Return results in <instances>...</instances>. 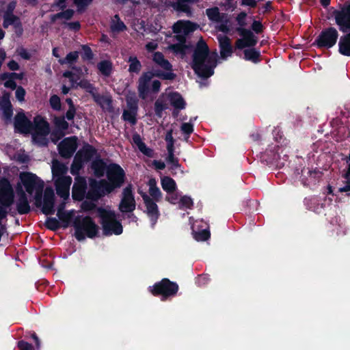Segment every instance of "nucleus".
<instances>
[{"label":"nucleus","mask_w":350,"mask_h":350,"mask_svg":"<svg viewBox=\"0 0 350 350\" xmlns=\"http://www.w3.org/2000/svg\"><path fill=\"white\" fill-rule=\"evenodd\" d=\"M19 178L29 194H32L36 191L35 205L37 207L42 206V212L44 215H53L55 211V196L53 189L51 187H47L44 191V181L31 172H21Z\"/></svg>","instance_id":"nucleus-1"},{"label":"nucleus","mask_w":350,"mask_h":350,"mask_svg":"<svg viewBox=\"0 0 350 350\" xmlns=\"http://www.w3.org/2000/svg\"><path fill=\"white\" fill-rule=\"evenodd\" d=\"M207 44L202 40L197 43L192 55L191 68L195 73L201 79H206L214 74V68L217 66V57L209 54Z\"/></svg>","instance_id":"nucleus-2"},{"label":"nucleus","mask_w":350,"mask_h":350,"mask_svg":"<svg viewBox=\"0 0 350 350\" xmlns=\"http://www.w3.org/2000/svg\"><path fill=\"white\" fill-rule=\"evenodd\" d=\"M153 77H157L162 80L173 81L176 79V75L173 72V70L165 72L157 69L144 72L137 81V91L140 98L145 100L150 94H156L160 92L161 83L159 80L152 81L150 85Z\"/></svg>","instance_id":"nucleus-3"},{"label":"nucleus","mask_w":350,"mask_h":350,"mask_svg":"<svg viewBox=\"0 0 350 350\" xmlns=\"http://www.w3.org/2000/svg\"><path fill=\"white\" fill-rule=\"evenodd\" d=\"M75 237L79 241L85 239V237L93 239L98 233V226L90 216H77L73 221Z\"/></svg>","instance_id":"nucleus-4"},{"label":"nucleus","mask_w":350,"mask_h":350,"mask_svg":"<svg viewBox=\"0 0 350 350\" xmlns=\"http://www.w3.org/2000/svg\"><path fill=\"white\" fill-rule=\"evenodd\" d=\"M98 212L101 218L103 232L105 236H110L113 234L120 235L123 232L121 223L116 219L114 212L107 211L102 207L98 208Z\"/></svg>","instance_id":"nucleus-5"},{"label":"nucleus","mask_w":350,"mask_h":350,"mask_svg":"<svg viewBox=\"0 0 350 350\" xmlns=\"http://www.w3.org/2000/svg\"><path fill=\"white\" fill-rule=\"evenodd\" d=\"M178 290V284L166 278L148 287L149 292L153 296H161V301H165L170 297L176 296Z\"/></svg>","instance_id":"nucleus-6"},{"label":"nucleus","mask_w":350,"mask_h":350,"mask_svg":"<svg viewBox=\"0 0 350 350\" xmlns=\"http://www.w3.org/2000/svg\"><path fill=\"white\" fill-rule=\"evenodd\" d=\"M14 202V193L12 185L6 178L0 179V221L8 215V208Z\"/></svg>","instance_id":"nucleus-7"},{"label":"nucleus","mask_w":350,"mask_h":350,"mask_svg":"<svg viewBox=\"0 0 350 350\" xmlns=\"http://www.w3.org/2000/svg\"><path fill=\"white\" fill-rule=\"evenodd\" d=\"M113 191L105 179L97 180L94 178H89V189L86 194V199L92 201H98Z\"/></svg>","instance_id":"nucleus-8"},{"label":"nucleus","mask_w":350,"mask_h":350,"mask_svg":"<svg viewBox=\"0 0 350 350\" xmlns=\"http://www.w3.org/2000/svg\"><path fill=\"white\" fill-rule=\"evenodd\" d=\"M338 36L336 28L332 27L325 28L321 31L312 46H317L318 49H330L336 44Z\"/></svg>","instance_id":"nucleus-9"},{"label":"nucleus","mask_w":350,"mask_h":350,"mask_svg":"<svg viewBox=\"0 0 350 350\" xmlns=\"http://www.w3.org/2000/svg\"><path fill=\"white\" fill-rule=\"evenodd\" d=\"M108 184L113 191L120 188L126 179V174L122 167L117 163H110L107 166L106 172Z\"/></svg>","instance_id":"nucleus-10"},{"label":"nucleus","mask_w":350,"mask_h":350,"mask_svg":"<svg viewBox=\"0 0 350 350\" xmlns=\"http://www.w3.org/2000/svg\"><path fill=\"white\" fill-rule=\"evenodd\" d=\"M32 137L37 142H41V140L45 141V137L50 132L49 122L41 116H36L33 119L32 127Z\"/></svg>","instance_id":"nucleus-11"},{"label":"nucleus","mask_w":350,"mask_h":350,"mask_svg":"<svg viewBox=\"0 0 350 350\" xmlns=\"http://www.w3.org/2000/svg\"><path fill=\"white\" fill-rule=\"evenodd\" d=\"M136 207V202L133 191V185L129 184L122 191V197L118 209L122 213H132Z\"/></svg>","instance_id":"nucleus-12"},{"label":"nucleus","mask_w":350,"mask_h":350,"mask_svg":"<svg viewBox=\"0 0 350 350\" xmlns=\"http://www.w3.org/2000/svg\"><path fill=\"white\" fill-rule=\"evenodd\" d=\"M332 14L340 31L347 33L350 30V4L343 6L340 10H334Z\"/></svg>","instance_id":"nucleus-13"},{"label":"nucleus","mask_w":350,"mask_h":350,"mask_svg":"<svg viewBox=\"0 0 350 350\" xmlns=\"http://www.w3.org/2000/svg\"><path fill=\"white\" fill-rule=\"evenodd\" d=\"M140 194L146 208V214L150 219L151 227L153 228L160 216L159 207L156 204V202L146 193L142 192Z\"/></svg>","instance_id":"nucleus-14"},{"label":"nucleus","mask_w":350,"mask_h":350,"mask_svg":"<svg viewBox=\"0 0 350 350\" xmlns=\"http://www.w3.org/2000/svg\"><path fill=\"white\" fill-rule=\"evenodd\" d=\"M274 148L275 151L267 150L264 157H266L267 163L281 168L284 166L288 157L286 154H283V150L279 146H275Z\"/></svg>","instance_id":"nucleus-15"},{"label":"nucleus","mask_w":350,"mask_h":350,"mask_svg":"<svg viewBox=\"0 0 350 350\" xmlns=\"http://www.w3.org/2000/svg\"><path fill=\"white\" fill-rule=\"evenodd\" d=\"M15 131L21 134L32 133L33 123L25 116L23 111L18 112L14 118Z\"/></svg>","instance_id":"nucleus-16"},{"label":"nucleus","mask_w":350,"mask_h":350,"mask_svg":"<svg viewBox=\"0 0 350 350\" xmlns=\"http://www.w3.org/2000/svg\"><path fill=\"white\" fill-rule=\"evenodd\" d=\"M87 180L85 177L77 176L75 178V182L72 188V198L75 201H82L87 194Z\"/></svg>","instance_id":"nucleus-17"},{"label":"nucleus","mask_w":350,"mask_h":350,"mask_svg":"<svg viewBox=\"0 0 350 350\" xmlns=\"http://www.w3.org/2000/svg\"><path fill=\"white\" fill-rule=\"evenodd\" d=\"M77 137L75 136L63 139L58 145L60 156L64 159L70 158L77 148Z\"/></svg>","instance_id":"nucleus-18"},{"label":"nucleus","mask_w":350,"mask_h":350,"mask_svg":"<svg viewBox=\"0 0 350 350\" xmlns=\"http://www.w3.org/2000/svg\"><path fill=\"white\" fill-rule=\"evenodd\" d=\"M71 183L72 178L70 176L57 178L55 183L57 194L64 200H67L69 198Z\"/></svg>","instance_id":"nucleus-19"},{"label":"nucleus","mask_w":350,"mask_h":350,"mask_svg":"<svg viewBox=\"0 0 350 350\" xmlns=\"http://www.w3.org/2000/svg\"><path fill=\"white\" fill-rule=\"evenodd\" d=\"M220 57L223 59H226L228 57H231L234 49L231 44V40L227 36H219L217 37Z\"/></svg>","instance_id":"nucleus-20"},{"label":"nucleus","mask_w":350,"mask_h":350,"mask_svg":"<svg viewBox=\"0 0 350 350\" xmlns=\"http://www.w3.org/2000/svg\"><path fill=\"white\" fill-rule=\"evenodd\" d=\"M17 193L18 198L16 206L18 213L20 215L29 213L31 211L29 202L27 194L20 185L17 187Z\"/></svg>","instance_id":"nucleus-21"},{"label":"nucleus","mask_w":350,"mask_h":350,"mask_svg":"<svg viewBox=\"0 0 350 350\" xmlns=\"http://www.w3.org/2000/svg\"><path fill=\"white\" fill-rule=\"evenodd\" d=\"M199 25L190 21H178L173 26V31L176 33L188 35L195 31Z\"/></svg>","instance_id":"nucleus-22"},{"label":"nucleus","mask_w":350,"mask_h":350,"mask_svg":"<svg viewBox=\"0 0 350 350\" xmlns=\"http://www.w3.org/2000/svg\"><path fill=\"white\" fill-rule=\"evenodd\" d=\"M96 149L92 145L87 144L75 154L83 162H89L96 154Z\"/></svg>","instance_id":"nucleus-23"},{"label":"nucleus","mask_w":350,"mask_h":350,"mask_svg":"<svg viewBox=\"0 0 350 350\" xmlns=\"http://www.w3.org/2000/svg\"><path fill=\"white\" fill-rule=\"evenodd\" d=\"M107 165L100 157L94 160L91 163V169L94 171V176L97 178L103 177L107 170Z\"/></svg>","instance_id":"nucleus-24"},{"label":"nucleus","mask_w":350,"mask_h":350,"mask_svg":"<svg viewBox=\"0 0 350 350\" xmlns=\"http://www.w3.org/2000/svg\"><path fill=\"white\" fill-rule=\"evenodd\" d=\"M168 97L170 105L174 107V109L179 111L185 108L186 102L179 92H171L169 94Z\"/></svg>","instance_id":"nucleus-25"},{"label":"nucleus","mask_w":350,"mask_h":350,"mask_svg":"<svg viewBox=\"0 0 350 350\" xmlns=\"http://www.w3.org/2000/svg\"><path fill=\"white\" fill-rule=\"evenodd\" d=\"M153 62L159 66L161 68L167 71L172 70V64L165 58L163 53L160 51L154 52L152 57Z\"/></svg>","instance_id":"nucleus-26"},{"label":"nucleus","mask_w":350,"mask_h":350,"mask_svg":"<svg viewBox=\"0 0 350 350\" xmlns=\"http://www.w3.org/2000/svg\"><path fill=\"white\" fill-rule=\"evenodd\" d=\"M243 55V59L245 60L252 62L254 64H258L261 61L260 51L254 48V46L244 49Z\"/></svg>","instance_id":"nucleus-27"},{"label":"nucleus","mask_w":350,"mask_h":350,"mask_svg":"<svg viewBox=\"0 0 350 350\" xmlns=\"http://www.w3.org/2000/svg\"><path fill=\"white\" fill-rule=\"evenodd\" d=\"M338 52L345 56H350V32L340 37L338 42Z\"/></svg>","instance_id":"nucleus-28"},{"label":"nucleus","mask_w":350,"mask_h":350,"mask_svg":"<svg viewBox=\"0 0 350 350\" xmlns=\"http://www.w3.org/2000/svg\"><path fill=\"white\" fill-rule=\"evenodd\" d=\"M75 215V211L72 209L57 215L63 228H67L71 223L73 224Z\"/></svg>","instance_id":"nucleus-29"},{"label":"nucleus","mask_w":350,"mask_h":350,"mask_svg":"<svg viewBox=\"0 0 350 350\" xmlns=\"http://www.w3.org/2000/svg\"><path fill=\"white\" fill-rule=\"evenodd\" d=\"M237 31L238 32L239 35L242 37L241 39L245 40L247 42L256 45L258 42V38L250 29H247L244 27H237Z\"/></svg>","instance_id":"nucleus-30"},{"label":"nucleus","mask_w":350,"mask_h":350,"mask_svg":"<svg viewBox=\"0 0 350 350\" xmlns=\"http://www.w3.org/2000/svg\"><path fill=\"white\" fill-rule=\"evenodd\" d=\"M161 183L163 189L169 194L174 193L177 189L175 180L170 176L163 177Z\"/></svg>","instance_id":"nucleus-31"},{"label":"nucleus","mask_w":350,"mask_h":350,"mask_svg":"<svg viewBox=\"0 0 350 350\" xmlns=\"http://www.w3.org/2000/svg\"><path fill=\"white\" fill-rule=\"evenodd\" d=\"M97 68L102 75L109 77L113 71V64L110 60H102L97 64Z\"/></svg>","instance_id":"nucleus-32"},{"label":"nucleus","mask_w":350,"mask_h":350,"mask_svg":"<svg viewBox=\"0 0 350 350\" xmlns=\"http://www.w3.org/2000/svg\"><path fill=\"white\" fill-rule=\"evenodd\" d=\"M206 14L208 19L213 22L220 23L223 20V16L217 7L206 9Z\"/></svg>","instance_id":"nucleus-33"},{"label":"nucleus","mask_w":350,"mask_h":350,"mask_svg":"<svg viewBox=\"0 0 350 350\" xmlns=\"http://www.w3.org/2000/svg\"><path fill=\"white\" fill-rule=\"evenodd\" d=\"M79 59V52L77 51L68 53L64 58L58 60L61 65L69 64V67L77 62Z\"/></svg>","instance_id":"nucleus-34"},{"label":"nucleus","mask_w":350,"mask_h":350,"mask_svg":"<svg viewBox=\"0 0 350 350\" xmlns=\"http://www.w3.org/2000/svg\"><path fill=\"white\" fill-rule=\"evenodd\" d=\"M129 63V72L131 73H139L142 69V64L136 56H130L128 59Z\"/></svg>","instance_id":"nucleus-35"},{"label":"nucleus","mask_w":350,"mask_h":350,"mask_svg":"<svg viewBox=\"0 0 350 350\" xmlns=\"http://www.w3.org/2000/svg\"><path fill=\"white\" fill-rule=\"evenodd\" d=\"M67 167L62 163L57 162L53 163L52 167V172L55 177L65 176L64 174L67 172Z\"/></svg>","instance_id":"nucleus-36"},{"label":"nucleus","mask_w":350,"mask_h":350,"mask_svg":"<svg viewBox=\"0 0 350 350\" xmlns=\"http://www.w3.org/2000/svg\"><path fill=\"white\" fill-rule=\"evenodd\" d=\"M65 118H66V116H56L54 118V124L56 129L61 132H64L69 128V124Z\"/></svg>","instance_id":"nucleus-37"},{"label":"nucleus","mask_w":350,"mask_h":350,"mask_svg":"<svg viewBox=\"0 0 350 350\" xmlns=\"http://www.w3.org/2000/svg\"><path fill=\"white\" fill-rule=\"evenodd\" d=\"M84 162L76 155L70 166V173L75 176H79V172L83 167Z\"/></svg>","instance_id":"nucleus-38"},{"label":"nucleus","mask_w":350,"mask_h":350,"mask_svg":"<svg viewBox=\"0 0 350 350\" xmlns=\"http://www.w3.org/2000/svg\"><path fill=\"white\" fill-rule=\"evenodd\" d=\"M74 10L72 9H67L64 11L58 12L55 14H53L51 16V21L55 22L59 18H65L66 20H70L74 15Z\"/></svg>","instance_id":"nucleus-39"},{"label":"nucleus","mask_w":350,"mask_h":350,"mask_svg":"<svg viewBox=\"0 0 350 350\" xmlns=\"http://www.w3.org/2000/svg\"><path fill=\"white\" fill-rule=\"evenodd\" d=\"M166 161L167 163L171 165L170 167L171 170L178 169L181 167L180 164L179 163L178 159L174 156V150H170V152H167Z\"/></svg>","instance_id":"nucleus-40"},{"label":"nucleus","mask_w":350,"mask_h":350,"mask_svg":"<svg viewBox=\"0 0 350 350\" xmlns=\"http://www.w3.org/2000/svg\"><path fill=\"white\" fill-rule=\"evenodd\" d=\"M44 226L47 229L52 231H56L62 227L59 220L55 217H47Z\"/></svg>","instance_id":"nucleus-41"},{"label":"nucleus","mask_w":350,"mask_h":350,"mask_svg":"<svg viewBox=\"0 0 350 350\" xmlns=\"http://www.w3.org/2000/svg\"><path fill=\"white\" fill-rule=\"evenodd\" d=\"M66 102L68 105V109L66 113V118L68 120H73L76 115V107L70 98H67Z\"/></svg>","instance_id":"nucleus-42"},{"label":"nucleus","mask_w":350,"mask_h":350,"mask_svg":"<svg viewBox=\"0 0 350 350\" xmlns=\"http://www.w3.org/2000/svg\"><path fill=\"white\" fill-rule=\"evenodd\" d=\"M137 113V111H133V110H130V109L124 110L123 111L122 116V119L124 121H128L131 124L134 125L137 123V118H136Z\"/></svg>","instance_id":"nucleus-43"},{"label":"nucleus","mask_w":350,"mask_h":350,"mask_svg":"<svg viewBox=\"0 0 350 350\" xmlns=\"http://www.w3.org/2000/svg\"><path fill=\"white\" fill-rule=\"evenodd\" d=\"M20 20V18L14 14L3 15V27L7 29L10 25H14L15 23Z\"/></svg>","instance_id":"nucleus-44"},{"label":"nucleus","mask_w":350,"mask_h":350,"mask_svg":"<svg viewBox=\"0 0 350 350\" xmlns=\"http://www.w3.org/2000/svg\"><path fill=\"white\" fill-rule=\"evenodd\" d=\"M81 48L83 51L81 58L83 61H91L94 59V55L92 49L87 44H82Z\"/></svg>","instance_id":"nucleus-45"},{"label":"nucleus","mask_w":350,"mask_h":350,"mask_svg":"<svg viewBox=\"0 0 350 350\" xmlns=\"http://www.w3.org/2000/svg\"><path fill=\"white\" fill-rule=\"evenodd\" d=\"M167 109V105L162 100L158 99L154 103V113L157 117L161 118L163 116V111Z\"/></svg>","instance_id":"nucleus-46"},{"label":"nucleus","mask_w":350,"mask_h":350,"mask_svg":"<svg viewBox=\"0 0 350 350\" xmlns=\"http://www.w3.org/2000/svg\"><path fill=\"white\" fill-rule=\"evenodd\" d=\"M173 130L170 129L167 131L165 136V140L167 142L166 148L167 152H170V150H174V142L175 140L173 137Z\"/></svg>","instance_id":"nucleus-47"},{"label":"nucleus","mask_w":350,"mask_h":350,"mask_svg":"<svg viewBox=\"0 0 350 350\" xmlns=\"http://www.w3.org/2000/svg\"><path fill=\"white\" fill-rule=\"evenodd\" d=\"M10 94L8 92H4L0 98V107L1 109L12 107L10 102Z\"/></svg>","instance_id":"nucleus-48"},{"label":"nucleus","mask_w":350,"mask_h":350,"mask_svg":"<svg viewBox=\"0 0 350 350\" xmlns=\"http://www.w3.org/2000/svg\"><path fill=\"white\" fill-rule=\"evenodd\" d=\"M24 77V73H16V72H3L0 75V81L6 80L8 78H12L14 81V79L21 80Z\"/></svg>","instance_id":"nucleus-49"},{"label":"nucleus","mask_w":350,"mask_h":350,"mask_svg":"<svg viewBox=\"0 0 350 350\" xmlns=\"http://www.w3.org/2000/svg\"><path fill=\"white\" fill-rule=\"evenodd\" d=\"M306 170H303L301 171V182L303 183V185L304 186H307V185H309L310 183L312 181V179L314 178V179L315 178V175L318 174H319V172L316 171V170H310L309 169H307V174L309 175V177H310V181L308 180V179H306L305 178V176L304 175V173L305 172Z\"/></svg>","instance_id":"nucleus-50"},{"label":"nucleus","mask_w":350,"mask_h":350,"mask_svg":"<svg viewBox=\"0 0 350 350\" xmlns=\"http://www.w3.org/2000/svg\"><path fill=\"white\" fill-rule=\"evenodd\" d=\"M149 194L155 202H159L162 197V193L159 188L152 185L149 187Z\"/></svg>","instance_id":"nucleus-51"},{"label":"nucleus","mask_w":350,"mask_h":350,"mask_svg":"<svg viewBox=\"0 0 350 350\" xmlns=\"http://www.w3.org/2000/svg\"><path fill=\"white\" fill-rule=\"evenodd\" d=\"M49 103L53 109L55 111L61 110V100L60 98L57 95H52L49 99Z\"/></svg>","instance_id":"nucleus-52"},{"label":"nucleus","mask_w":350,"mask_h":350,"mask_svg":"<svg viewBox=\"0 0 350 350\" xmlns=\"http://www.w3.org/2000/svg\"><path fill=\"white\" fill-rule=\"evenodd\" d=\"M211 237V233L208 230L204 229L195 233L194 237L198 241H205Z\"/></svg>","instance_id":"nucleus-53"},{"label":"nucleus","mask_w":350,"mask_h":350,"mask_svg":"<svg viewBox=\"0 0 350 350\" xmlns=\"http://www.w3.org/2000/svg\"><path fill=\"white\" fill-rule=\"evenodd\" d=\"M170 49L175 53H179L181 55H185L186 53V51L189 49V46L183 44H173L170 46Z\"/></svg>","instance_id":"nucleus-54"},{"label":"nucleus","mask_w":350,"mask_h":350,"mask_svg":"<svg viewBox=\"0 0 350 350\" xmlns=\"http://www.w3.org/2000/svg\"><path fill=\"white\" fill-rule=\"evenodd\" d=\"M126 103L129 109L137 111L138 109V100L135 95L126 98Z\"/></svg>","instance_id":"nucleus-55"},{"label":"nucleus","mask_w":350,"mask_h":350,"mask_svg":"<svg viewBox=\"0 0 350 350\" xmlns=\"http://www.w3.org/2000/svg\"><path fill=\"white\" fill-rule=\"evenodd\" d=\"M255 44H253L251 42H247L245 40L239 38L237 39L235 42L234 48L235 49L241 50L246 47H253L255 46Z\"/></svg>","instance_id":"nucleus-56"},{"label":"nucleus","mask_w":350,"mask_h":350,"mask_svg":"<svg viewBox=\"0 0 350 350\" xmlns=\"http://www.w3.org/2000/svg\"><path fill=\"white\" fill-rule=\"evenodd\" d=\"M181 131L183 133L187 135L186 139H187L189 137V135L193 133V125L191 123L189 122H185L183 123L181 125Z\"/></svg>","instance_id":"nucleus-57"},{"label":"nucleus","mask_w":350,"mask_h":350,"mask_svg":"<svg viewBox=\"0 0 350 350\" xmlns=\"http://www.w3.org/2000/svg\"><path fill=\"white\" fill-rule=\"evenodd\" d=\"M180 204L182 206L187 208H191L193 205L192 199L187 196H184L180 199Z\"/></svg>","instance_id":"nucleus-58"},{"label":"nucleus","mask_w":350,"mask_h":350,"mask_svg":"<svg viewBox=\"0 0 350 350\" xmlns=\"http://www.w3.org/2000/svg\"><path fill=\"white\" fill-rule=\"evenodd\" d=\"M138 149L141 152L148 157H152L154 155V150L152 148L147 147L144 142L138 148Z\"/></svg>","instance_id":"nucleus-59"},{"label":"nucleus","mask_w":350,"mask_h":350,"mask_svg":"<svg viewBox=\"0 0 350 350\" xmlns=\"http://www.w3.org/2000/svg\"><path fill=\"white\" fill-rule=\"evenodd\" d=\"M251 29L254 32L258 34L263 31L264 27L260 21H254L252 23Z\"/></svg>","instance_id":"nucleus-60"},{"label":"nucleus","mask_w":350,"mask_h":350,"mask_svg":"<svg viewBox=\"0 0 350 350\" xmlns=\"http://www.w3.org/2000/svg\"><path fill=\"white\" fill-rule=\"evenodd\" d=\"M111 29L113 31L121 32L126 29V26L120 20H118L117 23L112 25Z\"/></svg>","instance_id":"nucleus-61"},{"label":"nucleus","mask_w":350,"mask_h":350,"mask_svg":"<svg viewBox=\"0 0 350 350\" xmlns=\"http://www.w3.org/2000/svg\"><path fill=\"white\" fill-rule=\"evenodd\" d=\"M15 96L18 101L25 100V96L26 94L25 90L22 86H18L16 89Z\"/></svg>","instance_id":"nucleus-62"},{"label":"nucleus","mask_w":350,"mask_h":350,"mask_svg":"<svg viewBox=\"0 0 350 350\" xmlns=\"http://www.w3.org/2000/svg\"><path fill=\"white\" fill-rule=\"evenodd\" d=\"M95 201H84L81 204V208L85 211H91L96 208V205Z\"/></svg>","instance_id":"nucleus-63"},{"label":"nucleus","mask_w":350,"mask_h":350,"mask_svg":"<svg viewBox=\"0 0 350 350\" xmlns=\"http://www.w3.org/2000/svg\"><path fill=\"white\" fill-rule=\"evenodd\" d=\"M17 347L20 350H33V345L23 340L17 342Z\"/></svg>","instance_id":"nucleus-64"}]
</instances>
